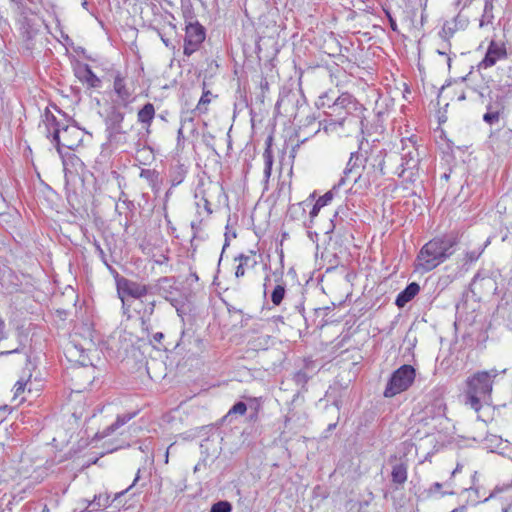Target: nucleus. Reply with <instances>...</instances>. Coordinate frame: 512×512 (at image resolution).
<instances>
[{"instance_id":"nucleus-1","label":"nucleus","mask_w":512,"mask_h":512,"mask_svg":"<svg viewBox=\"0 0 512 512\" xmlns=\"http://www.w3.org/2000/svg\"><path fill=\"white\" fill-rule=\"evenodd\" d=\"M67 359L79 367L73 369V378L81 380L82 386H90L96 379V368L101 360V350L96 343V332L91 323L75 327L70 343L65 347Z\"/></svg>"},{"instance_id":"nucleus-2","label":"nucleus","mask_w":512,"mask_h":512,"mask_svg":"<svg viewBox=\"0 0 512 512\" xmlns=\"http://www.w3.org/2000/svg\"><path fill=\"white\" fill-rule=\"evenodd\" d=\"M457 240L445 235L436 236L425 243L414 262V272L426 274L447 261L455 252Z\"/></svg>"},{"instance_id":"nucleus-3","label":"nucleus","mask_w":512,"mask_h":512,"mask_svg":"<svg viewBox=\"0 0 512 512\" xmlns=\"http://www.w3.org/2000/svg\"><path fill=\"white\" fill-rule=\"evenodd\" d=\"M316 107L318 109H330L331 112H327L328 116H335L338 120H324L323 128L325 131H333L337 126L343 127L348 116H359L362 115L365 107L359 103V101L349 93H342L337 99L330 104L328 94L324 93L316 101Z\"/></svg>"},{"instance_id":"nucleus-4","label":"nucleus","mask_w":512,"mask_h":512,"mask_svg":"<svg viewBox=\"0 0 512 512\" xmlns=\"http://www.w3.org/2000/svg\"><path fill=\"white\" fill-rule=\"evenodd\" d=\"M115 283L117 294L123 305H125L130 298L138 299L140 300L141 308L137 310V313L142 319H149L154 314L156 301L143 300L149 295V285L128 279L119 274L115 276Z\"/></svg>"},{"instance_id":"nucleus-5","label":"nucleus","mask_w":512,"mask_h":512,"mask_svg":"<svg viewBox=\"0 0 512 512\" xmlns=\"http://www.w3.org/2000/svg\"><path fill=\"white\" fill-rule=\"evenodd\" d=\"M43 127L47 138L56 146L59 153L61 148L75 150L84 138V131L80 127L75 124L60 127L54 115H46Z\"/></svg>"},{"instance_id":"nucleus-6","label":"nucleus","mask_w":512,"mask_h":512,"mask_svg":"<svg viewBox=\"0 0 512 512\" xmlns=\"http://www.w3.org/2000/svg\"><path fill=\"white\" fill-rule=\"evenodd\" d=\"M466 383L467 403L474 411L479 412L482 408L481 400L490 398L493 388L492 375L487 371H479L469 377Z\"/></svg>"},{"instance_id":"nucleus-7","label":"nucleus","mask_w":512,"mask_h":512,"mask_svg":"<svg viewBox=\"0 0 512 512\" xmlns=\"http://www.w3.org/2000/svg\"><path fill=\"white\" fill-rule=\"evenodd\" d=\"M416 370L413 366L404 364L396 369L384 390L386 398H392L406 390H408L415 381Z\"/></svg>"},{"instance_id":"nucleus-8","label":"nucleus","mask_w":512,"mask_h":512,"mask_svg":"<svg viewBox=\"0 0 512 512\" xmlns=\"http://www.w3.org/2000/svg\"><path fill=\"white\" fill-rule=\"evenodd\" d=\"M44 387V380L38 375L29 373L28 375L21 376L13 387L12 400L17 402V405L23 404L28 397H37L40 395Z\"/></svg>"},{"instance_id":"nucleus-9","label":"nucleus","mask_w":512,"mask_h":512,"mask_svg":"<svg viewBox=\"0 0 512 512\" xmlns=\"http://www.w3.org/2000/svg\"><path fill=\"white\" fill-rule=\"evenodd\" d=\"M184 32L183 54L190 57L201 49L206 39V29L198 21H190L185 24Z\"/></svg>"},{"instance_id":"nucleus-10","label":"nucleus","mask_w":512,"mask_h":512,"mask_svg":"<svg viewBox=\"0 0 512 512\" xmlns=\"http://www.w3.org/2000/svg\"><path fill=\"white\" fill-rule=\"evenodd\" d=\"M508 58L507 45L503 41L491 40L488 44L485 56L478 64L479 69H488L500 61Z\"/></svg>"},{"instance_id":"nucleus-11","label":"nucleus","mask_w":512,"mask_h":512,"mask_svg":"<svg viewBox=\"0 0 512 512\" xmlns=\"http://www.w3.org/2000/svg\"><path fill=\"white\" fill-rule=\"evenodd\" d=\"M113 90L123 105L127 106L132 102L134 85L121 73H117L114 77Z\"/></svg>"},{"instance_id":"nucleus-12","label":"nucleus","mask_w":512,"mask_h":512,"mask_svg":"<svg viewBox=\"0 0 512 512\" xmlns=\"http://www.w3.org/2000/svg\"><path fill=\"white\" fill-rule=\"evenodd\" d=\"M255 256L256 252L250 250L233 258V269L236 278L244 277L248 271L255 268L257 265Z\"/></svg>"},{"instance_id":"nucleus-13","label":"nucleus","mask_w":512,"mask_h":512,"mask_svg":"<svg viewBox=\"0 0 512 512\" xmlns=\"http://www.w3.org/2000/svg\"><path fill=\"white\" fill-rule=\"evenodd\" d=\"M67 410L75 420H80L88 416L86 397L81 391H74L70 394L67 402Z\"/></svg>"},{"instance_id":"nucleus-14","label":"nucleus","mask_w":512,"mask_h":512,"mask_svg":"<svg viewBox=\"0 0 512 512\" xmlns=\"http://www.w3.org/2000/svg\"><path fill=\"white\" fill-rule=\"evenodd\" d=\"M377 179L375 166L364 168L363 172L354 179L355 192L365 193Z\"/></svg>"},{"instance_id":"nucleus-15","label":"nucleus","mask_w":512,"mask_h":512,"mask_svg":"<svg viewBox=\"0 0 512 512\" xmlns=\"http://www.w3.org/2000/svg\"><path fill=\"white\" fill-rule=\"evenodd\" d=\"M486 108L487 112L483 115V120L487 124L493 125L500 120L504 113L505 105L502 99L498 97L495 101L490 102Z\"/></svg>"},{"instance_id":"nucleus-16","label":"nucleus","mask_w":512,"mask_h":512,"mask_svg":"<svg viewBox=\"0 0 512 512\" xmlns=\"http://www.w3.org/2000/svg\"><path fill=\"white\" fill-rule=\"evenodd\" d=\"M156 110L152 103H146L137 113V121L142 125L147 134L151 133V126L155 118Z\"/></svg>"},{"instance_id":"nucleus-17","label":"nucleus","mask_w":512,"mask_h":512,"mask_svg":"<svg viewBox=\"0 0 512 512\" xmlns=\"http://www.w3.org/2000/svg\"><path fill=\"white\" fill-rule=\"evenodd\" d=\"M420 291V286L416 282H412L401 291L395 301L398 307H404L409 301H411Z\"/></svg>"},{"instance_id":"nucleus-18","label":"nucleus","mask_w":512,"mask_h":512,"mask_svg":"<svg viewBox=\"0 0 512 512\" xmlns=\"http://www.w3.org/2000/svg\"><path fill=\"white\" fill-rule=\"evenodd\" d=\"M333 197L334 195L332 191H328L316 200L315 204L313 205L312 209L309 212V217L311 221H313L318 216L320 210L323 207L331 203Z\"/></svg>"},{"instance_id":"nucleus-19","label":"nucleus","mask_w":512,"mask_h":512,"mask_svg":"<svg viewBox=\"0 0 512 512\" xmlns=\"http://www.w3.org/2000/svg\"><path fill=\"white\" fill-rule=\"evenodd\" d=\"M216 97L217 95H213L210 90L203 88V93L198 101L196 110L201 114H206L208 112V105L211 103L212 98Z\"/></svg>"},{"instance_id":"nucleus-20","label":"nucleus","mask_w":512,"mask_h":512,"mask_svg":"<svg viewBox=\"0 0 512 512\" xmlns=\"http://www.w3.org/2000/svg\"><path fill=\"white\" fill-rule=\"evenodd\" d=\"M392 481L397 484H403L407 480V467L404 464H399L393 467Z\"/></svg>"},{"instance_id":"nucleus-21","label":"nucleus","mask_w":512,"mask_h":512,"mask_svg":"<svg viewBox=\"0 0 512 512\" xmlns=\"http://www.w3.org/2000/svg\"><path fill=\"white\" fill-rule=\"evenodd\" d=\"M262 157L264 162V178L266 181H268L272 175V168L274 163L273 151L264 150Z\"/></svg>"},{"instance_id":"nucleus-22","label":"nucleus","mask_w":512,"mask_h":512,"mask_svg":"<svg viewBox=\"0 0 512 512\" xmlns=\"http://www.w3.org/2000/svg\"><path fill=\"white\" fill-rule=\"evenodd\" d=\"M80 79L90 88H98L101 85V80L88 67L85 68Z\"/></svg>"},{"instance_id":"nucleus-23","label":"nucleus","mask_w":512,"mask_h":512,"mask_svg":"<svg viewBox=\"0 0 512 512\" xmlns=\"http://www.w3.org/2000/svg\"><path fill=\"white\" fill-rule=\"evenodd\" d=\"M286 289L283 284H278L271 293V301L275 306H279L284 297H285Z\"/></svg>"},{"instance_id":"nucleus-24","label":"nucleus","mask_w":512,"mask_h":512,"mask_svg":"<svg viewBox=\"0 0 512 512\" xmlns=\"http://www.w3.org/2000/svg\"><path fill=\"white\" fill-rule=\"evenodd\" d=\"M232 506L228 501H219L212 505L210 512H231Z\"/></svg>"},{"instance_id":"nucleus-25","label":"nucleus","mask_w":512,"mask_h":512,"mask_svg":"<svg viewBox=\"0 0 512 512\" xmlns=\"http://www.w3.org/2000/svg\"><path fill=\"white\" fill-rule=\"evenodd\" d=\"M247 411V406L244 402L235 403L228 411V416L232 414L244 415Z\"/></svg>"},{"instance_id":"nucleus-26","label":"nucleus","mask_w":512,"mask_h":512,"mask_svg":"<svg viewBox=\"0 0 512 512\" xmlns=\"http://www.w3.org/2000/svg\"><path fill=\"white\" fill-rule=\"evenodd\" d=\"M453 33H454L453 29L450 26H448L447 24H445L442 27L440 36L445 40H449L453 36Z\"/></svg>"},{"instance_id":"nucleus-27","label":"nucleus","mask_w":512,"mask_h":512,"mask_svg":"<svg viewBox=\"0 0 512 512\" xmlns=\"http://www.w3.org/2000/svg\"><path fill=\"white\" fill-rule=\"evenodd\" d=\"M273 142H274V136L271 133L270 135H268V137L265 140L264 150L273 151Z\"/></svg>"},{"instance_id":"nucleus-28","label":"nucleus","mask_w":512,"mask_h":512,"mask_svg":"<svg viewBox=\"0 0 512 512\" xmlns=\"http://www.w3.org/2000/svg\"><path fill=\"white\" fill-rule=\"evenodd\" d=\"M12 409L9 408L8 406H3V407H0V422L3 421L5 415L7 413H11Z\"/></svg>"},{"instance_id":"nucleus-29","label":"nucleus","mask_w":512,"mask_h":512,"mask_svg":"<svg viewBox=\"0 0 512 512\" xmlns=\"http://www.w3.org/2000/svg\"><path fill=\"white\" fill-rule=\"evenodd\" d=\"M419 164V159L416 158V159H413L411 158L407 163L406 165L408 166L409 169H413V168H416Z\"/></svg>"},{"instance_id":"nucleus-30","label":"nucleus","mask_w":512,"mask_h":512,"mask_svg":"<svg viewBox=\"0 0 512 512\" xmlns=\"http://www.w3.org/2000/svg\"><path fill=\"white\" fill-rule=\"evenodd\" d=\"M138 478H135L133 484L131 486H129L127 489L119 492V493H116L115 494V497H114V500L118 499L119 497H121L122 495H124L125 493H127L131 488L132 486L135 484V482L137 481Z\"/></svg>"},{"instance_id":"nucleus-31","label":"nucleus","mask_w":512,"mask_h":512,"mask_svg":"<svg viewBox=\"0 0 512 512\" xmlns=\"http://www.w3.org/2000/svg\"><path fill=\"white\" fill-rule=\"evenodd\" d=\"M6 209V201L4 197L0 194V215L4 213V210Z\"/></svg>"},{"instance_id":"nucleus-32","label":"nucleus","mask_w":512,"mask_h":512,"mask_svg":"<svg viewBox=\"0 0 512 512\" xmlns=\"http://www.w3.org/2000/svg\"><path fill=\"white\" fill-rule=\"evenodd\" d=\"M272 320H273L275 323H278V322H280V323H284V318H283V316H280V315H278V316H274V317L272 318Z\"/></svg>"},{"instance_id":"nucleus-33","label":"nucleus","mask_w":512,"mask_h":512,"mask_svg":"<svg viewBox=\"0 0 512 512\" xmlns=\"http://www.w3.org/2000/svg\"><path fill=\"white\" fill-rule=\"evenodd\" d=\"M433 487H434L436 490H439V489H441L442 484H440V483L436 482V483H434Z\"/></svg>"},{"instance_id":"nucleus-34","label":"nucleus","mask_w":512,"mask_h":512,"mask_svg":"<svg viewBox=\"0 0 512 512\" xmlns=\"http://www.w3.org/2000/svg\"><path fill=\"white\" fill-rule=\"evenodd\" d=\"M466 97H465V93L462 91L461 94L458 96V99L459 100H464Z\"/></svg>"},{"instance_id":"nucleus-35","label":"nucleus","mask_w":512,"mask_h":512,"mask_svg":"<svg viewBox=\"0 0 512 512\" xmlns=\"http://www.w3.org/2000/svg\"><path fill=\"white\" fill-rule=\"evenodd\" d=\"M181 137H183V130H182V128H180L178 130V139H180Z\"/></svg>"},{"instance_id":"nucleus-36","label":"nucleus","mask_w":512,"mask_h":512,"mask_svg":"<svg viewBox=\"0 0 512 512\" xmlns=\"http://www.w3.org/2000/svg\"><path fill=\"white\" fill-rule=\"evenodd\" d=\"M390 23H391V28H392L393 30H396L395 22H394L392 19H390Z\"/></svg>"},{"instance_id":"nucleus-37","label":"nucleus","mask_w":512,"mask_h":512,"mask_svg":"<svg viewBox=\"0 0 512 512\" xmlns=\"http://www.w3.org/2000/svg\"><path fill=\"white\" fill-rule=\"evenodd\" d=\"M344 184H345V178H341V180L338 183V187H340V186H342Z\"/></svg>"},{"instance_id":"nucleus-38","label":"nucleus","mask_w":512,"mask_h":512,"mask_svg":"<svg viewBox=\"0 0 512 512\" xmlns=\"http://www.w3.org/2000/svg\"><path fill=\"white\" fill-rule=\"evenodd\" d=\"M162 41L166 46H169V41L167 39L162 38Z\"/></svg>"},{"instance_id":"nucleus-39","label":"nucleus","mask_w":512,"mask_h":512,"mask_svg":"<svg viewBox=\"0 0 512 512\" xmlns=\"http://www.w3.org/2000/svg\"><path fill=\"white\" fill-rule=\"evenodd\" d=\"M460 510H461V511H464V507L460 508ZM458 511H459V509H458V508H455V509H453L451 512H458Z\"/></svg>"},{"instance_id":"nucleus-40","label":"nucleus","mask_w":512,"mask_h":512,"mask_svg":"<svg viewBox=\"0 0 512 512\" xmlns=\"http://www.w3.org/2000/svg\"><path fill=\"white\" fill-rule=\"evenodd\" d=\"M291 157L294 159L295 158V147L293 148V151H292V155Z\"/></svg>"},{"instance_id":"nucleus-41","label":"nucleus","mask_w":512,"mask_h":512,"mask_svg":"<svg viewBox=\"0 0 512 512\" xmlns=\"http://www.w3.org/2000/svg\"><path fill=\"white\" fill-rule=\"evenodd\" d=\"M350 173H352V169H349L348 171H346V176H348Z\"/></svg>"}]
</instances>
